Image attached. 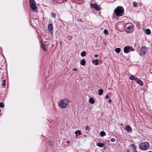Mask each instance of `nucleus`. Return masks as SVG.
<instances>
[{
	"instance_id": "obj_1",
	"label": "nucleus",
	"mask_w": 152,
	"mask_h": 152,
	"mask_svg": "<svg viewBox=\"0 0 152 152\" xmlns=\"http://www.w3.org/2000/svg\"><path fill=\"white\" fill-rule=\"evenodd\" d=\"M114 13L118 17L121 16L124 14V10L121 6L117 7L114 10Z\"/></svg>"
},
{
	"instance_id": "obj_2",
	"label": "nucleus",
	"mask_w": 152,
	"mask_h": 152,
	"mask_svg": "<svg viewBox=\"0 0 152 152\" xmlns=\"http://www.w3.org/2000/svg\"><path fill=\"white\" fill-rule=\"evenodd\" d=\"M69 105V101L67 99H64L61 100L59 102L58 106L61 108H66Z\"/></svg>"
},
{
	"instance_id": "obj_3",
	"label": "nucleus",
	"mask_w": 152,
	"mask_h": 152,
	"mask_svg": "<svg viewBox=\"0 0 152 152\" xmlns=\"http://www.w3.org/2000/svg\"><path fill=\"white\" fill-rule=\"evenodd\" d=\"M149 147V144L148 142H144L140 144L139 145V148L142 150H145Z\"/></svg>"
},
{
	"instance_id": "obj_4",
	"label": "nucleus",
	"mask_w": 152,
	"mask_h": 152,
	"mask_svg": "<svg viewBox=\"0 0 152 152\" xmlns=\"http://www.w3.org/2000/svg\"><path fill=\"white\" fill-rule=\"evenodd\" d=\"M29 4L31 9L33 11H35L37 9L36 2L34 0H29Z\"/></svg>"
},
{
	"instance_id": "obj_5",
	"label": "nucleus",
	"mask_w": 152,
	"mask_h": 152,
	"mask_svg": "<svg viewBox=\"0 0 152 152\" xmlns=\"http://www.w3.org/2000/svg\"><path fill=\"white\" fill-rule=\"evenodd\" d=\"M134 50L132 47L129 46L125 47L124 48V52L126 53H128L130 51H134Z\"/></svg>"
},
{
	"instance_id": "obj_6",
	"label": "nucleus",
	"mask_w": 152,
	"mask_h": 152,
	"mask_svg": "<svg viewBox=\"0 0 152 152\" xmlns=\"http://www.w3.org/2000/svg\"><path fill=\"white\" fill-rule=\"evenodd\" d=\"M90 6L93 8L96 9L97 11H99L100 10L99 7L97 4H91Z\"/></svg>"
},
{
	"instance_id": "obj_7",
	"label": "nucleus",
	"mask_w": 152,
	"mask_h": 152,
	"mask_svg": "<svg viewBox=\"0 0 152 152\" xmlns=\"http://www.w3.org/2000/svg\"><path fill=\"white\" fill-rule=\"evenodd\" d=\"M140 51H142V52H141V53L140 54V55L142 56L144 55L146 53V48L145 47H143L141 48Z\"/></svg>"
},
{
	"instance_id": "obj_8",
	"label": "nucleus",
	"mask_w": 152,
	"mask_h": 152,
	"mask_svg": "<svg viewBox=\"0 0 152 152\" xmlns=\"http://www.w3.org/2000/svg\"><path fill=\"white\" fill-rule=\"evenodd\" d=\"M48 30L50 31V33L51 34L52 33V31L53 30V27L52 24H49L48 26Z\"/></svg>"
},
{
	"instance_id": "obj_9",
	"label": "nucleus",
	"mask_w": 152,
	"mask_h": 152,
	"mask_svg": "<svg viewBox=\"0 0 152 152\" xmlns=\"http://www.w3.org/2000/svg\"><path fill=\"white\" fill-rule=\"evenodd\" d=\"M135 81L140 85L141 86H143V83L140 79L137 78V79H135Z\"/></svg>"
},
{
	"instance_id": "obj_10",
	"label": "nucleus",
	"mask_w": 152,
	"mask_h": 152,
	"mask_svg": "<svg viewBox=\"0 0 152 152\" xmlns=\"http://www.w3.org/2000/svg\"><path fill=\"white\" fill-rule=\"evenodd\" d=\"M125 130L127 132H130L132 131V129L129 125H127L126 126Z\"/></svg>"
},
{
	"instance_id": "obj_11",
	"label": "nucleus",
	"mask_w": 152,
	"mask_h": 152,
	"mask_svg": "<svg viewBox=\"0 0 152 152\" xmlns=\"http://www.w3.org/2000/svg\"><path fill=\"white\" fill-rule=\"evenodd\" d=\"M75 134H76V137H77L78 136L80 135L81 134V131L80 130H78V131H76L75 132Z\"/></svg>"
},
{
	"instance_id": "obj_12",
	"label": "nucleus",
	"mask_w": 152,
	"mask_h": 152,
	"mask_svg": "<svg viewBox=\"0 0 152 152\" xmlns=\"http://www.w3.org/2000/svg\"><path fill=\"white\" fill-rule=\"evenodd\" d=\"M97 145L100 148H102L104 146V144L103 143H98Z\"/></svg>"
},
{
	"instance_id": "obj_13",
	"label": "nucleus",
	"mask_w": 152,
	"mask_h": 152,
	"mask_svg": "<svg viewBox=\"0 0 152 152\" xmlns=\"http://www.w3.org/2000/svg\"><path fill=\"white\" fill-rule=\"evenodd\" d=\"M89 102L91 104H94L95 103L94 100L92 98H91L89 99Z\"/></svg>"
},
{
	"instance_id": "obj_14",
	"label": "nucleus",
	"mask_w": 152,
	"mask_h": 152,
	"mask_svg": "<svg viewBox=\"0 0 152 152\" xmlns=\"http://www.w3.org/2000/svg\"><path fill=\"white\" fill-rule=\"evenodd\" d=\"M80 64L83 66L85 65L86 61L84 59H83V60L80 61Z\"/></svg>"
},
{
	"instance_id": "obj_15",
	"label": "nucleus",
	"mask_w": 152,
	"mask_h": 152,
	"mask_svg": "<svg viewBox=\"0 0 152 152\" xmlns=\"http://www.w3.org/2000/svg\"><path fill=\"white\" fill-rule=\"evenodd\" d=\"M131 145L133 148V151L134 152H137V151L136 150V147L133 144H132Z\"/></svg>"
},
{
	"instance_id": "obj_16",
	"label": "nucleus",
	"mask_w": 152,
	"mask_h": 152,
	"mask_svg": "<svg viewBox=\"0 0 152 152\" xmlns=\"http://www.w3.org/2000/svg\"><path fill=\"white\" fill-rule=\"evenodd\" d=\"M145 32L147 35H149L151 33L150 30L149 29H147L145 30Z\"/></svg>"
},
{
	"instance_id": "obj_17",
	"label": "nucleus",
	"mask_w": 152,
	"mask_h": 152,
	"mask_svg": "<svg viewBox=\"0 0 152 152\" xmlns=\"http://www.w3.org/2000/svg\"><path fill=\"white\" fill-rule=\"evenodd\" d=\"M100 135L101 137H103L106 135V133L104 131H101L100 132Z\"/></svg>"
},
{
	"instance_id": "obj_18",
	"label": "nucleus",
	"mask_w": 152,
	"mask_h": 152,
	"mask_svg": "<svg viewBox=\"0 0 152 152\" xmlns=\"http://www.w3.org/2000/svg\"><path fill=\"white\" fill-rule=\"evenodd\" d=\"M121 50V49L120 48H117L115 49V52L117 53H119Z\"/></svg>"
},
{
	"instance_id": "obj_19",
	"label": "nucleus",
	"mask_w": 152,
	"mask_h": 152,
	"mask_svg": "<svg viewBox=\"0 0 152 152\" xmlns=\"http://www.w3.org/2000/svg\"><path fill=\"white\" fill-rule=\"evenodd\" d=\"M86 54V53L85 51H82L81 53V56L82 57H84L85 56Z\"/></svg>"
},
{
	"instance_id": "obj_20",
	"label": "nucleus",
	"mask_w": 152,
	"mask_h": 152,
	"mask_svg": "<svg viewBox=\"0 0 152 152\" xmlns=\"http://www.w3.org/2000/svg\"><path fill=\"white\" fill-rule=\"evenodd\" d=\"M103 93V90L102 89H99V95H101Z\"/></svg>"
},
{
	"instance_id": "obj_21",
	"label": "nucleus",
	"mask_w": 152,
	"mask_h": 152,
	"mask_svg": "<svg viewBox=\"0 0 152 152\" xmlns=\"http://www.w3.org/2000/svg\"><path fill=\"white\" fill-rule=\"evenodd\" d=\"M98 60L97 59H96V60H94L92 61L93 63H94L95 62V64L96 65H98L99 63L98 62Z\"/></svg>"
},
{
	"instance_id": "obj_22",
	"label": "nucleus",
	"mask_w": 152,
	"mask_h": 152,
	"mask_svg": "<svg viewBox=\"0 0 152 152\" xmlns=\"http://www.w3.org/2000/svg\"><path fill=\"white\" fill-rule=\"evenodd\" d=\"M42 47V49L44 50L45 51H46L47 50V48L45 47V45L42 44V43H41Z\"/></svg>"
},
{
	"instance_id": "obj_23",
	"label": "nucleus",
	"mask_w": 152,
	"mask_h": 152,
	"mask_svg": "<svg viewBox=\"0 0 152 152\" xmlns=\"http://www.w3.org/2000/svg\"><path fill=\"white\" fill-rule=\"evenodd\" d=\"M133 5L134 7H136L137 6L138 4L136 2H134L133 3Z\"/></svg>"
},
{
	"instance_id": "obj_24",
	"label": "nucleus",
	"mask_w": 152,
	"mask_h": 152,
	"mask_svg": "<svg viewBox=\"0 0 152 152\" xmlns=\"http://www.w3.org/2000/svg\"><path fill=\"white\" fill-rule=\"evenodd\" d=\"M104 33L106 35L108 34V32L107 30L105 29L104 31Z\"/></svg>"
},
{
	"instance_id": "obj_25",
	"label": "nucleus",
	"mask_w": 152,
	"mask_h": 152,
	"mask_svg": "<svg viewBox=\"0 0 152 152\" xmlns=\"http://www.w3.org/2000/svg\"><path fill=\"white\" fill-rule=\"evenodd\" d=\"M129 79L131 80H135V79H137V78L135 77H130Z\"/></svg>"
},
{
	"instance_id": "obj_26",
	"label": "nucleus",
	"mask_w": 152,
	"mask_h": 152,
	"mask_svg": "<svg viewBox=\"0 0 152 152\" xmlns=\"http://www.w3.org/2000/svg\"><path fill=\"white\" fill-rule=\"evenodd\" d=\"M51 16L53 18H56V14L54 13H53V12L51 14Z\"/></svg>"
},
{
	"instance_id": "obj_27",
	"label": "nucleus",
	"mask_w": 152,
	"mask_h": 152,
	"mask_svg": "<svg viewBox=\"0 0 152 152\" xmlns=\"http://www.w3.org/2000/svg\"><path fill=\"white\" fill-rule=\"evenodd\" d=\"M4 107V105L2 102L0 103V107L1 108H3Z\"/></svg>"
},
{
	"instance_id": "obj_28",
	"label": "nucleus",
	"mask_w": 152,
	"mask_h": 152,
	"mask_svg": "<svg viewBox=\"0 0 152 152\" xmlns=\"http://www.w3.org/2000/svg\"><path fill=\"white\" fill-rule=\"evenodd\" d=\"M110 141L111 142H114L116 140L115 139L112 138L111 139Z\"/></svg>"
},
{
	"instance_id": "obj_29",
	"label": "nucleus",
	"mask_w": 152,
	"mask_h": 152,
	"mask_svg": "<svg viewBox=\"0 0 152 152\" xmlns=\"http://www.w3.org/2000/svg\"><path fill=\"white\" fill-rule=\"evenodd\" d=\"M85 129L86 130H87L89 129L88 127L87 126H86L85 128Z\"/></svg>"
},
{
	"instance_id": "obj_30",
	"label": "nucleus",
	"mask_w": 152,
	"mask_h": 152,
	"mask_svg": "<svg viewBox=\"0 0 152 152\" xmlns=\"http://www.w3.org/2000/svg\"><path fill=\"white\" fill-rule=\"evenodd\" d=\"M109 98V96L108 95H106V96H105V98L106 99H107L108 98Z\"/></svg>"
},
{
	"instance_id": "obj_31",
	"label": "nucleus",
	"mask_w": 152,
	"mask_h": 152,
	"mask_svg": "<svg viewBox=\"0 0 152 152\" xmlns=\"http://www.w3.org/2000/svg\"><path fill=\"white\" fill-rule=\"evenodd\" d=\"M73 70L74 71H76L77 70V69L76 68H74L73 69Z\"/></svg>"
},
{
	"instance_id": "obj_32",
	"label": "nucleus",
	"mask_w": 152,
	"mask_h": 152,
	"mask_svg": "<svg viewBox=\"0 0 152 152\" xmlns=\"http://www.w3.org/2000/svg\"><path fill=\"white\" fill-rule=\"evenodd\" d=\"M94 57H95V58H97L98 57V55H97V54H96V55H94Z\"/></svg>"
},
{
	"instance_id": "obj_33",
	"label": "nucleus",
	"mask_w": 152,
	"mask_h": 152,
	"mask_svg": "<svg viewBox=\"0 0 152 152\" xmlns=\"http://www.w3.org/2000/svg\"><path fill=\"white\" fill-rule=\"evenodd\" d=\"M109 102L110 103H111V100L110 99H109Z\"/></svg>"
},
{
	"instance_id": "obj_34",
	"label": "nucleus",
	"mask_w": 152,
	"mask_h": 152,
	"mask_svg": "<svg viewBox=\"0 0 152 152\" xmlns=\"http://www.w3.org/2000/svg\"><path fill=\"white\" fill-rule=\"evenodd\" d=\"M6 85V83H3V86H5Z\"/></svg>"
},
{
	"instance_id": "obj_35",
	"label": "nucleus",
	"mask_w": 152,
	"mask_h": 152,
	"mask_svg": "<svg viewBox=\"0 0 152 152\" xmlns=\"http://www.w3.org/2000/svg\"><path fill=\"white\" fill-rule=\"evenodd\" d=\"M66 142L68 144V145L69 144V141H67Z\"/></svg>"
},
{
	"instance_id": "obj_36",
	"label": "nucleus",
	"mask_w": 152,
	"mask_h": 152,
	"mask_svg": "<svg viewBox=\"0 0 152 152\" xmlns=\"http://www.w3.org/2000/svg\"><path fill=\"white\" fill-rule=\"evenodd\" d=\"M4 83H5V82H6V81L5 80H4Z\"/></svg>"
},
{
	"instance_id": "obj_37",
	"label": "nucleus",
	"mask_w": 152,
	"mask_h": 152,
	"mask_svg": "<svg viewBox=\"0 0 152 152\" xmlns=\"http://www.w3.org/2000/svg\"><path fill=\"white\" fill-rule=\"evenodd\" d=\"M127 29H130V28H129V27H128L127 28Z\"/></svg>"
},
{
	"instance_id": "obj_38",
	"label": "nucleus",
	"mask_w": 152,
	"mask_h": 152,
	"mask_svg": "<svg viewBox=\"0 0 152 152\" xmlns=\"http://www.w3.org/2000/svg\"><path fill=\"white\" fill-rule=\"evenodd\" d=\"M1 110H0V115H1Z\"/></svg>"
},
{
	"instance_id": "obj_39",
	"label": "nucleus",
	"mask_w": 152,
	"mask_h": 152,
	"mask_svg": "<svg viewBox=\"0 0 152 152\" xmlns=\"http://www.w3.org/2000/svg\"><path fill=\"white\" fill-rule=\"evenodd\" d=\"M131 76H134L133 75H131Z\"/></svg>"
},
{
	"instance_id": "obj_40",
	"label": "nucleus",
	"mask_w": 152,
	"mask_h": 152,
	"mask_svg": "<svg viewBox=\"0 0 152 152\" xmlns=\"http://www.w3.org/2000/svg\"><path fill=\"white\" fill-rule=\"evenodd\" d=\"M60 43L61 44V42H60Z\"/></svg>"
},
{
	"instance_id": "obj_41",
	"label": "nucleus",
	"mask_w": 152,
	"mask_h": 152,
	"mask_svg": "<svg viewBox=\"0 0 152 152\" xmlns=\"http://www.w3.org/2000/svg\"><path fill=\"white\" fill-rule=\"evenodd\" d=\"M151 152V151H149V152Z\"/></svg>"
}]
</instances>
